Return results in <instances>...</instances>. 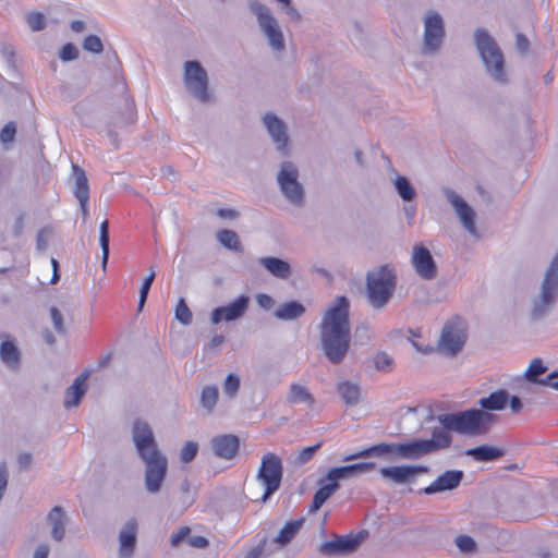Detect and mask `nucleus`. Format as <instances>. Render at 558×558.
<instances>
[{"label": "nucleus", "mask_w": 558, "mask_h": 558, "mask_svg": "<svg viewBox=\"0 0 558 558\" xmlns=\"http://www.w3.org/2000/svg\"><path fill=\"white\" fill-rule=\"evenodd\" d=\"M320 333L326 356L333 364L340 363L350 348L351 340L349 301L345 296H338L326 311Z\"/></svg>", "instance_id": "f257e3e1"}, {"label": "nucleus", "mask_w": 558, "mask_h": 558, "mask_svg": "<svg viewBox=\"0 0 558 558\" xmlns=\"http://www.w3.org/2000/svg\"><path fill=\"white\" fill-rule=\"evenodd\" d=\"M133 440L140 457L146 463V488L150 493H156L167 474V458L159 451L153 430L146 422L137 420L134 423Z\"/></svg>", "instance_id": "f03ea898"}, {"label": "nucleus", "mask_w": 558, "mask_h": 558, "mask_svg": "<svg viewBox=\"0 0 558 558\" xmlns=\"http://www.w3.org/2000/svg\"><path fill=\"white\" fill-rule=\"evenodd\" d=\"M496 416L478 409H471L458 413L445 414L439 421L445 429L459 434L477 436L486 434L495 422Z\"/></svg>", "instance_id": "7ed1b4c3"}, {"label": "nucleus", "mask_w": 558, "mask_h": 558, "mask_svg": "<svg viewBox=\"0 0 558 558\" xmlns=\"http://www.w3.org/2000/svg\"><path fill=\"white\" fill-rule=\"evenodd\" d=\"M396 289V275L387 265L371 271L366 277V293L369 303L376 308H383Z\"/></svg>", "instance_id": "20e7f679"}, {"label": "nucleus", "mask_w": 558, "mask_h": 558, "mask_svg": "<svg viewBox=\"0 0 558 558\" xmlns=\"http://www.w3.org/2000/svg\"><path fill=\"white\" fill-rule=\"evenodd\" d=\"M451 444V437L447 430L435 429L432 438L427 440H413L404 444H397V456L407 459H415L427 453L445 449Z\"/></svg>", "instance_id": "39448f33"}, {"label": "nucleus", "mask_w": 558, "mask_h": 558, "mask_svg": "<svg viewBox=\"0 0 558 558\" xmlns=\"http://www.w3.org/2000/svg\"><path fill=\"white\" fill-rule=\"evenodd\" d=\"M282 461L274 452H267L262 458V463L257 472V480L264 487L262 500L266 501L269 496L277 492L282 480Z\"/></svg>", "instance_id": "423d86ee"}, {"label": "nucleus", "mask_w": 558, "mask_h": 558, "mask_svg": "<svg viewBox=\"0 0 558 558\" xmlns=\"http://www.w3.org/2000/svg\"><path fill=\"white\" fill-rule=\"evenodd\" d=\"M476 47L487 70L499 81L504 77V56L495 40L484 29L475 33Z\"/></svg>", "instance_id": "0eeeda50"}, {"label": "nucleus", "mask_w": 558, "mask_h": 558, "mask_svg": "<svg viewBox=\"0 0 558 558\" xmlns=\"http://www.w3.org/2000/svg\"><path fill=\"white\" fill-rule=\"evenodd\" d=\"M465 340V323L459 317H453L445 324L438 347L441 351L454 355L463 348Z\"/></svg>", "instance_id": "6e6552de"}, {"label": "nucleus", "mask_w": 558, "mask_h": 558, "mask_svg": "<svg viewBox=\"0 0 558 558\" xmlns=\"http://www.w3.org/2000/svg\"><path fill=\"white\" fill-rule=\"evenodd\" d=\"M186 87L202 101H208L207 73L197 61H187L184 65Z\"/></svg>", "instance_id": "1a4fd4ad"}, {"label": "nucleus", "mask_w": 558, "mask_h": 558, "mask_svg": "<svg viewBox=\"0 0 558 558\" xmlns=\"http://www.w3.org/2000/svg\"><path fill=\"white\" fill-rule=\"evenodd\" d=\"M278 182L284 196L292 203L300 204L303 198L302 185L298 182V170L291 162H284L278 174Z\"/></svg>", "instance_id": "9d476101"}, {"label": "nucleus", "mask_w": 558, "mask_h": 558, "mask_svg": "<svg viewBox=\"0 0 558 558\" xmlns=\"http://www.w3.org/2000/svg\"><path fill=\"white\" fill-rule=\"evenodd\" d=\"M254 11L257 15L258 23L267 35L271 47L275 50H282L284 48L283 36L278 26L276 19L270 14L267 7L256 4Z\"/></svg>", "instance_id": "9b49d317"}, {"label": "nucleus", "mask_w": 558, "mask_h": 558, "mask_svg": "<svg viewBox=\"0 0 558 558\" xmlns=\"http://www.w3.org/2000/svg\"><path fill=\"white\" fill-rule=\"evenodd\" d=\"M411 263L416 274L421 278L425 280H430L436 277L437 267L433 259V256L430 252L422 244H417L414 246Z\"/></svg>", "instance_id": "f8f14e48"}, {"label": "nucleus", "mask_w": 558, "mask_h": 558, "mask_svg": "<svg viewBox=\"0 0 558 558\" xmlns=\"http://www.w3.org/2000/svg\"><path fill=\"white\" fill-rule=\"evenodd\" d=\"M248 303L250 298L243 294L229 305L216 307L211 313L213 324H219L222 320L232 322L242 317L248 308Z\"/></svg>", "instance_id": "ddd939ff"}, {"label": "nucleus", "mask_w": 558, "mask_h": 558, "mask_svg": "<svg viewBox=\"0 0 558 558\" xmlns=\"http://www.w3.org/2000/svg\"><path fill=\"white\" fill-rule=\"evenodd\" d=\"M428 468L425 465H398L381 468L380 474L384 478L390 480L397 484H404L412 482L417 474L426 473Z\"/></svg>", "instance_id": "4468645a"}, {"label": "nucleus", "mask_w": 558, "mask_h": 558, "mask_svg": "<svg viewBox=\"0 0 558 558\" xmlns=\"http://www.w3.org/2000/svg\"><path fill=\"white\" fill-rule=\"evenodd\" d=\"M442 20L437 13L428 15L425 20L424 43L427 48L435 50L440 46L444 37Z\"/></svg>", "instance_id": "2eb2a0df"}, {"label": "nucleus", "mask_w": 558, "mask_h": 558, "mask_svg": "<svg viewBox=\"0 0 558 558\" xmlns=\"http://www.w3.org/2000/svg\"><path fill=\"white\" fill-rule=\"evenodd\" d=\"M463 477L462 471H446L440 474L434 482L422 489L426 495L439 492L450 490L459 486Z\"/></svg>", "instance_id": "dca6fc26"}, {"label": "nucleus", "mask_w": 558, "mask_h": 558, "mask_svg": "<svg viewBox=\"0 0 558 558\" xmlns=\"http://www.w3.org/2000/svg\"><path fill=\"white\" fill-rule=\"evenodd\" d=\"M240 441L234 435H220L211 439L214 453L227 460L234 458L239 451Z\"/></svg>", "instance_id": "f3484780"}, {"label": "nucleus", "mask_w": 558, "mask_h": 558, "mask_svg": "<svg viewBox=\"0 0 558 558\" xmlns=\"http://www.w3.org/2000/svg\"><path fill=\"white\" fill-rule=\"evenodd\" d=\"M558 294V251L548 270L546 271L543 288H542V300L544 304H549L554 301Z\"/></svg>", "instance_id": "a211bd4d"}, {"label": "nucleus", "mask_w": 558, "mask_h": 558, "mask_svg": "<svg viewBox=\"0 0 558 558\" xmlns=\"http://www.w3.org/2000/svg\"><path fill=\"white\" fill-rule=\"evenodd\" d=\"M361 543L357 536H340L322 545L320 551L326 555L349 554L354 551Z\"/></svg>", "instance_id": "6ab92c4d"}, {"label": "nucleus", "mask_w": 558, "mask_h": 558, "mask_svg": "<svg viewBox=\"0 0 558 558\" xmlns=\"http://www.w3.org/2000/svg\"><path fill=\"white\" fill-rule=\"evenodd\" d=\"M450 204L453 206L457 215L459 216L462 225L470 233H475L474 210L469 204L458 194L451 192L448 196Z\"/></svg>", "instance_id": "aec40b11"}, {"label": "nucleus", "mask_w": 558, "mask_h": 558, "mask_svg": "<svg viewBox=\"0 0 558 558\" xmlns=\"http://www.w3.org/2000/svg\"><path fill=\"white\" fill-rule=\"evenodd\" d=\"M89 372L85 371L77 376L73 384L65 391L64 407L70 409L80 404L81 399L86 392V381L88 379Z\"/></svg>", "instance_id": "412c9836"}, {"label": "nucleus", "mask_w": 558, "mask_h": 558, "mask_svg": "<svg viewBox=\"0 0 558 558\" xmlns=\"http://www.w3.org/2000/svg\"><path fill=\"white\" fill-rule=\"evenodd\" d=\"M264 122L274 142L277 144L278 149L284 150L288 145V136L284 123L276 116L270 113L264 117Z\"/></svg>", "instance_id": "4be33fe9"}, {"label": "nucleus", "mask_w": 558, "mask_h": 558, "mask_svg": "<svg viewBox=\"0 0 558 558\" xmlns=\"http://www.w3.org/2000/svg\"><path fill=\"white\" fill-rule=\"evenodd\" d=\"M137 523L135 520L126 522L120 532V555L123 558L132 556L136 543Z\"/></svg>", "instance_id": "5701e85b"}, {"label": "nucleus", "mask_w": 558, "mask_h": 558, "mask_svg": "<svg viewBox=\"0 0 558 558\" xmlns=\"http://www.w3.org/2000/svg\"><path fill=\"white\" fill-rule=\"evenodd\" d=\"M191 529L189 526H181L177 532L171 534L170 544L172 547H178L182 541L186 539L187 544L197 549H205L209 546V541L202 536H190Z\"/></svg>", "instance_id": "b1692460"}, {"label": "nucleus", "mask_w": 558, "mask_h": 558, "mask_svg": "<svg viewBox=\"0 0 558 558\" xmlns=\"http://www.w3.org/2000/svg\"><path fill=\"white\" fill-rule=\"evenodd\" d=\"M75 172V190L74 194L80 202L84 215L88 214L89 186L88 180L83 169L78 166L73 167Z\"/></svg>", "instance_id": "393cba45"}, {"label": "nucleus", "mask_w": 558, "mask_h": 558, "mask_svg": "<svg viewBox=\"0 0 558 558\" xmlns=\"http://www.w3.org/2000/svg\"><path fill=\"white\" fill-rule=\"evenodd\" d=\"M375 466L376 464L374 462H361L339 468H332L328 471L326 480L347 478L356 473L372 471L375 469Z\"/></svg>", "instance_id": "a878e982"}, {"label": "nucleus", "mask_w": 558, "mask_h": 558, "mask_svg": "<svg viewBox=\"0 0 558 558\" xmlns=\"http://www.w3.org/2000/svg\"><path fill=\"white\" fill-rule=\"evenodd\" d=\"M384 454H396L397 456V444H388V442H380L377 445H374L369 448H366L362 451L352 453L345 458H343V461H350L359 458H367L371 456H384Z\"/></svg>", "instance_id": "bb28decb"}, {"label": "nucleus", "mask_w": 558, "mask_h": 558, "mask_svg": "<svg viewBox=\"0 0 558 558\" xmlns=\"http://www.w3.org/2000/svg\"><path fill=\"white\" fill-rule=\"evenodd\" d=\"M259 263L275 277L286 279L290 276V265L277 257H263Z\"/></svg>", "instance_id": "cd10ccee"}, {"label": "nucleus", "mask_w": 558, "mask_h": 558, "mask_svg": "<svg viewBox=\"0 0 558 558\" xmlns=\"http://www.w3.org/2000/svg\"><path fill=\"white\" fill-rule=\"evenodd\" d=\"M328 483L323 484L317 492L315 493L311 509L313 511L318 510L326 500L339 488L338 481L339 480H327Z\"/></svg>", "instance_id": "c85d7f7f"}, {"label": "nucleus", "mask_w": 558, "mask_h": 558, "mask_svg": "<svg viewBox=\"0 0 558 558\" xmlns=\"http://www.w3.org/2000/svg\"><path fill=\"white\" fill-rule=\"evenodd\" d=\"M508 400V393L505 390H497L480 399L478 404L485 410L499 411L506 408Z\"/></svg>", "instance_id": "c756f323"}, {"label": "nucleus", "mask_w": 558, "mask_h": 558, "mask_svg": "<svg viewBox=\"0 0 558 558\" xmlns=\"http://www.w3.org/2000/svg\"><path fill=\"white\" fill-rule=\"evenodd\" d=\"M303 522V518L287 522L276 536L275 542L279 546L289 544L302 527Z\"/></svg>", "instance_id": "7c9ffc66"}, {"label": "nucleus", "mask_w": 558, "mask_h": 558, "mask_svg": "<svg viewBox=\"0 0 558 558\" xmlns=\"http://www.w3.org/2000/svg\"><path fill=\"white\" fill-rule=\"evenodd\" d=\"M466 454L474 458L476 461H493L504 454L501 449L483 445L466 450Z\"/></svg>", "instance_id": "2f4dec72"}, {"label": "nucleus", "mask_w": 558, "mask_h": 558, "mask_svg": "<svg viewBox=\"0 0 558 558\" xmlns=\"http://www.w3.org/2000/svg\"><path fill=\"white\" fill-rule=\"evenodd\" d=\"M288 401L290 403H305L313 407L315 399L305 386L292 384L288 392Z\"/></svg>", "instance_id": "473e14b6"}, {"label": "nucleus", "mask_w": 558, "mask_h": 558, "mask_svg": "<svg viewBox=\"0 0 558 558\" xmlns=\"http://www.w3.org/2000/svg\"><path fill=\"white\" fill-rule=\"evenodd\" d=\"M0 357L3 363L11 368H17L20 365V351L12 341H2L0 345Z\"/></svg>", "instance_id": "72a5a7b5"}, {"label": "nucleus", "mask_w": 558, "mask_h": 558, "mask_svg": "<svg viewBox=\"0 0 558 558\" xmlns=\"http://www.w3.org/2000/svg\"><path fill=\"white\" fill-rule=\"evenodd\" d=\"M64 519L65 514L61 507H54L48 514V520L52 525V536L57 541H61L64 536Z\"/></svg>", "instance_id": "f704fd0d"}, {"label": "nucleus", "mask_w": 558, "mask_h": 558, "mask_svg": "<svg viewBox=\"0 0 558 558\" xmlns=\"http://www.w3.org/2000/svg\"><path fill=\"white\" fill-rule=\"evenodd\" d=\"M304 312L305 308L301 303L292 301L278 307L276 316L280 319H293L300 317Z\"/></svg>", "instance_id": "c9c22d12"}, {"label": "nucleus", "mask_w": 558, "mask_h": 558, "mask_svg": "<svg viewBox=\"0 0 558 558\" xmlns=\"http://www.w3.org/2000/svg\"><path fill=\"white\" fill-rule=\"evenodd\" d=\"M217 239L222 246H225L231 251H235V252L242 251V245L239 240V236L232 230L222 229V230L218 231Z\"/></svg>", "instance_id": "e433bc0d"}, {"label": "nucleus", "mask_w": 558, "mask_h": 558, "mask_svg": "<svg viewBox=\"0 0 558 558\" xmlns=\"http://www.w3.org/2000/svg\"><path fill=\"white\" fill-rule=\"evenodd\" d=\"M338 392L347 404H356L360 400V389L357 385L343 381L338 385Z\"/></svg>", "instance_id": "4c0bfd02"}, {"label": "nucleus", "mask_w": 558, "mask_h": 558, "mask_svg": "<svg viewBox=\"0 0 558 558\" xmlns=\"http://www.w3.org/2000/svg\"><path fill=\"white\" fill-rule=\"evenodd\" d=\"M99 242L102 252V267L106 268L109 258V222L104 220L99 227Z\"/></svg>", "instance_id": "58836bf2"}, {"label": "nucleus", "mask_w": 558, "mask_h": 558, "mask_svg": "<svg viewBox=\"0 0 558 558\" xmlns=\"http://www.w3.org/2000/svg\"><path fill=\"white\" fill-rule=\"evenodd\" d=\"M218 389L216 386H206L201 396V403L208 411H211L218 401Z\"/></svg>", "instance_id": "ea45409f"}, {"label": "nucleus", "mask_w": 558, "mask_h": 558, "mask_svg": "<svg viewBox=\"0 0 558 558\" xmlns=\"http://www.w3.org/2000/svg\"><path fill=\"white\" fill-rule=\"evenodd\" d=\"M395 186L403 201L410 202L414 198V190L404 177H398L395 181Z\"/></svg>", "instance_id": "a19ab883"}, {"label": "nucleus", "mask_w": 558, "mask_h": 558, "mask_svg": "<svg viewBox=\"0 0 558 558\" xmlns=\"http://www.w3.org/2000/svg\"><path fill=\"white\" fill-rule=\"evenodd\" d=\"M545 372L546 366L543 364V361L541 359H534L525 372V377L532 383L543 384L544 380H538L537 376L544 374Z\"/></svg>", "instance_id": "79ce46f5"}, {"label": "nucleus", "mask_w": 558, "mask_h": 558, "mask_svg": "<svg viewBox=\"0 0 558 558\" xmlns=\"http://www.w3.org/2000/svg\"><path fill=\"white\" fill-rule=\"evenodd\" d=\"M322 446L323 441H318L314 446L304 447L301 450H299L295 457L296 463L305 464L306 462H308Z\"/></svg>", "instance_id": "37998d69"}, {"label": "nucleus", "mask_w": 558, "mask_h": 558, "mask_svg": "<svg viewBox=\"0 0 558 558\" xmlns=\"http://www.w3.org/2000/svg\"><path fill=\"white\" fill-rule=\"evenodd\" d=\"M175 318L183 325L192 322V312L186 305L184 299H180L175 307Z\"/></svg>", "instance_id": "c03bdc74"}, {"label": "nucleus", "mask_w": 558, "mask_h": 558, "mask_svg": "<svg viewBox=\"0 0 558 558\" xmlns=\"http://www.w3.org/2000/svg\"><path fill=\"white\" fill-rule=\"evenodd\" d=\"M155 276H156L155 271H154V269H151L149 275L144 279V281L142 283L141 291H140L138 310H142L146 302V299H147L148 292L150 290L151 283L155 279Z\"/></svg>", "instance_id": "a18cd8bd"}, {"label": "nucleus", "mask_w": 558, "mask_h": 558, "mask_svg": "<svg viewBox=\"0 0 558 558\" xmlns=\"http://www.w3.org/2000/svg\"><path fill=\"white\" fill-rule=\"evenodd\" d=\"M197 444L194 441H187L181 449L180 458L184 463L191 462L197 454Z\"/></svg>", "instance_id": "49530a36"}, {"label": "nucleus", "mask_w": 558, "mask_h": 558, "mask_svg": "<svg viewBox=\"0 0 558 558\" xmlns=\"http://www.w3.org/2000/svg\"><path fill=\"white\" fill-rule=\"evenodd\" d=\"M240 388V378L234 374H229L223 384L226 395L234 397Z\"/></svg>", "instance_id": "de8ad7c7"}, {"label": "nucleus", "mask_w": 558, "mask_h": 558, "mask_svg": "<svg viewBox=\"0 0 558 558\" xmlns=\"http://www.w3.org/2000/svg\"><path fill=\"white\" fill-rule=\"evenodd\" d=\"M83 47L85 50L94 53H100L104 49L100 38L96 35L87 36L83 43Z\"/></svg>", "instance_id": "09e8293b"}, {"label": "nucleus", "mask_w": 558, "mask_h": 558, "mask_svg": "<svg viewBox=\"0 0 558 558\" xmlns=\"http://www.w3.org/2000/svg\"><path fill=\"white\" fill-rule=\"evenodd\" d=\"M374 364L377 369L387 372L391 369L392 360L387 353L379 352L374 357Z\"/></svg>", "instance_id": "8fccbe9b"}, {"label": "nucleus", "mask_w": 558, "mask_h": 558, "mask_svg": "<svg viewBox=\"0 0 558 558\" xmlns=\"http://www.w3.org/2000/svg\"><path fill=\"white\" fill-rule=\"evenodd\" d=\"M26 21L33 31H41L46 26V20L41 13H29Z\"/></svg>", "instance_id": "3c124183"}, {"label": "nucleus", "mask_w": 558, "mask_h": 558, "mask_svg": "<svg viewBox=\"0 0 558 558\" xmlns=\"http://www.w3.org/2000/svg\"><path fill=\"white\" fill-rule=\"evenodd\" d=\"M456 544L458 548L463 553H471L475 549V542L469 535H459L456 538Z\"/></svg>", "instance_id": "603ef678"}, {"label": "nucleus", "mask_w": 558, "mask_h": 558, "mask_svg": "<svg viewBox=\"0 0 558 558\" xmlns=\"http://www.w3.org/2000/svg\"><path fill=\"white\" fill-rule=\"evenodd\" d=\"M16 134V126L14 122H8L0 132V140L3 144L13 142Z\"/></svg>", "instance_id": "864d4df0"}, {"label": "nucleus", "mask_w": 558, "mask_h": 558, "mask_svg": "<svg viewBox=\"0 0 558 558\" xmlns=\"http://www.w3.org/2000/svg\"><path fill=\"white\" fill-rule=\"evenodd\" d=\"M78 57V51L73 44H66L61 50V58L65 61L74 60Z\"/></svg>", "instance_id": "5fc2aeb1"}, {"label": "nucleus", "mask_w": 558, "mask_h": 558, "mask_svg": "<svg viewBox=\"0 0 558 558\" xmlns=\"http://www.w3.org/2000/svg\"><path fill=\"white\" fill-rule=\"evenodd\" d=\"M50 316L56 330L63 331V317L60 311L57 307H51Z\"/></svg>", "instance_id": "6e6d98bb"}, {"label": "nucleus", "mask_w": 558, "mask_h": 558, "mask_svg": "<svg viewBox=\"0 0 558 558\" xmlns=\"http://www.w3.org/2000/svg\"><path fill=\"white\" fill-rule=\"evenodd\" d=\"M33 461V458H32V454L31 453H22L19 456V459H17V462H19V465L21 469H26L31 465Z\"/></svg>", "instance_id": "4d7b16f0"}, {"label": "nucleus", "mask_w": 558, "mask_h": 558, "mask_svg": "<svg viewBox=\"0 0 558 558\" xmlns=\"http://www.w3.org/2000/svg\"><path fill=\"white\" fill-rule=\"evenodd\" d=\"M217 215L220 217V218H223V219H234L238 217V213L234 210V209H231V208H228V209H219L217 211Z\"/></svg>", "instance_id": "13d9d810"}, {"label": "nucleus", "mask_w": 558, "mask_h": 558, "mask_svg": "<svg viewBox=\"0 0 558 558\" xmlns=\"http://www.w3.org/2000/svg\"><path fill=\"white\" fill-rule=\"evenodd\" d=\"M558 376L557 373H551L549 374L543 381V385L545 386H548V387H551L556 390H558V380H555L556 377Z\"/></svg>", "instance_id": "bf43d9fd"}, {"label": "nucleus", "mask_w": 558, "mask_h": 558, "mask_svg": "<svg viewBox=\"0 0 558 558\" xmlns=\"http://www.w3.org/2000/svg\"><path fill=\"white\" fill-rule=\"evenodd\" d=\"M512 412L519 413L522 410V402L519 397L513 396L509 400Z\"/></svg>", "instance_id": "052dcab7"}, {"label": "nucleus", "mask_w": 558, "mask_h": 558, "mask_svg": "<svg viewBox=\"0 0 558 558\" xmlns=\"http://www.w3.org/2000/svg\"><path fill=\"white\" fill-rule=\"evenodd\" d=\"M517 46L520 50H526L529 48V40L527 38L522 35V34H518L517 35Z\"/></svg>", "instance_id": "680f3d73"}, {"label": "nucleus", "mask_w": 558, "mask_h": 558, "mask_svg": "<svg viewBox=\"0 0 558 558\" xmlns=\"http://www.w3.org/2000/svg\"><path fill=\"white\" fill-rule=\"evenodd\" d=\"M49 547L47 545H40L35 551L34 558H48Z\"/></svg>", "instance_id": "e2e57ef3"}, {"label": "nucleus", "mask_w": 558, "mask_h": 558, "mask_svg": "<svg viewBox=\"0 0 558 558\" xmlns=\"http://www.w3.org/2000/svg\"><path fill=\"white\" fill-rule=\"evenodd\" d=\"M271 298L266 295V294H260L258 295V303L263 306V307H267L270 305L271 303Z\"/></svg>", "instance_id": "0e129e2a"}, {"label": "nucleus", "mask_w": 558, "mask_h": 558, "mask_svg": "<svg viewBox=\"0 0 558 558\" xmlns=\"http://www.w3.org/2000/svg\"><path fill=\"white\" fill-rule=\"evenodd\" d=\"M71 27L74 32H82L85 28V24L82 21H73Z\"/></svg>", "instance_id": "69168bd1"}, {"label": "nucleus", "mask_w": 558, "mask_h": 558, "mask_svg": "<svg viewBox=\"0 0 558 558\" xmlns=\"http://www.w3.org/2000/svg\"><path fill=\"white\" fill-rule=\"evenodd\" d=\"M110 361H111V354H107L98 361V366L105 367Z\"/></svg>", "instance_id": "338daca9"}, {"label": "nucleus", "mask_w": 558, "mask_h": 558, "mask_svg": "<svg viewBox=\"0 0 558 558\" xmlns=\"http://www.w3.org/2000/svg\"><path fill=\"white\" fill-rule=\"evenodd\" d=\"M223 342V336H217L213 339V345H219Z\"/></svg>", "instance_id": "774afa93"}]
</instances>
